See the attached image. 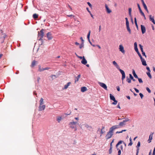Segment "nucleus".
Wrapping results in <instances>:
<instances>
[{
	"mask_svg": "<svg viewBox=\"0 0 155 155\" xmlns=\"http://www.w3.org/2000/svg\"><path fill=\"white\" fill-rule=\"evenodd\" d=\"M112 63L116 67V68L119 70L120 73L122 75L121 79L122 81V83L123 84V80L125 78V74L124 72V71L120 68L119 66L115 61H113Z\"/></svg>",
	"mask_w": 155,
	"mask_h": 155,
	"instance_id": "nucleus-1",
	"label": "nucleus"
},
{
	"mask_svg": "<svg viewBox=\"0 0 155 155\" xmlns=\"http://www.w3.org/2000/svg\"><path fill=\"white\" fill-rule=\"evenodd\" d=\"M44 99L41 98L39 101V111L44 110L45 108V105L44 104Z\"/></svg>",
	"mask_w": 155,
	"mask_h": 155,
	"instance_id": "nucleus-2",
	"label": "nucleus"
},
{
	"mask_svg": "<svg viewBox=\"0 0 155 155\" xmlns=\"http://www.w3.org/2000/svg\"><path fill=\"white\" fill-rule=\"evenodd\" d=\"M77 124V122L72 121L69 123V125L70 127L72 129H74L75 131L77 130L76 127V125Z\"/></svg>",
	"mask_w": 155,
	"mask_h": 155,
	"instance_id": "nucleus-3",
	"label": "nucleus"
},
{
	"mask_svg": "<svg viewBox=\"0 0 155 155\" xmlns=\"http://www.w3.org/2000/svg\"><path fill=\"white\" fill-rule=\"evenodd\" d=\"M113 131L110 128L109 131L107 132L105 136L106 139H108L111 137L113 135Z\"/></svg>",
	"mask_w": 155,
	"mask_h": 155,
	"instance_id": "nucleus-4",
	"label": "nucleus"
},
{
	"mask_svg": "<svg viewBox=\"0 0 155 155\" xmlns=\"http://www.w3.org/2000/svg\"><path fill=\"white\" fill-rule=\"evenodd\" d=\"M45 31L44 29H42L41 30L40 32H39V36L41 37V38H39V41H40L41 42V44H39V45H42L43 44V41H42V39L41 38H43L44 36V31ZM40 42H39V43Z\"/></svg>",
	"mask_w": 155,
	"mask_h": 155,
	"instance_id": "nucleus-5",
	"label": "nucleus"
},
{
	"mask_svg": "<svg viewBox=\"0 0 155 155\" xmlns=\"http://www.w3.org/2000/svg\"><path fill=\"white\" fill-rule=\"evenodd\" d=\"M98 83L101 87H102L105 90H107V86L105 84L101 82H98Z\"/></svg>",
	"mask_w": 155,
	"mask_h": 155,
	"instance_id": "nucleus-6",
	"label": "nucleus"
},
{
	"mask_svg": "<svg viewBox=\"0 0 155 155\" xmlns=\"http://www.w3.org/2000/svg\"><path fill=\"white\" fill-rule=\"evenodd\" d=\"M38 14H34L33 15V18H34V19L35 20V21H33V24H35V23H37V21H35V20H36V19H37L38 18Z\"/></svg>",
	"mask_w": 155,
	"mask_h": 155,
	"instance_id": "nucleus-7",
	"label": "nucleus"
},
{
	"mask_svg": "<svg viewBox=\"0 0 155 155\" xmlns=\"http://www.w3.org/2000/svg\"><path fill=\"white\" fill-rule=\"evenodd\" d=\"M47 37L48 40H51L53 37L52 35L50 32H48L47 33Z\"/></svg>",
	"mask_w": 155,
	"mask_h": 155,
	"instance_id": "nucleus-8",
	"label": "nucleus"
},
{
	"mask_svg": "<svg viewBox=\"0 0 155 155\" xmlns=\"http://www.w3.org/2000/svg\"><path fill=\"white\" fill-rule=\"evenodd\" d=\"M105 8H106V11L107 13H110L111 12V10L109 9L107 5L106 4L105 5Z\"/></svg>",
	"mask_w": 155,
	"mask_h": 155,
	"instance_id": "nucleus-9",
	"label": "nucleus"
},
{
	"mask_svg": "<svg viewBox=\"0 0 155 155\" xmlns=\"http://www.w3.org/2000/svg\"><path fill=\"white\" fill-rule=\"evenodd\" d=\"M122 143L124 144V145L125 147L126 146V144L124 143V141H123L122 140H120L118 142V143L116 145V148H117V147H118V146L120 144H121Z\"/></svg>",
	"mask_w": 155,
	"mask_h": 155,
	"instance_id": "nucleus-10",
	"label": "nucleus"
},
{
	"mask_svg": "<svg viewBox=\"0 0 155 155\" xmlns=\"http://www.w3.org/2000/svg\"><path fill=\"white\" fill-rule=\"evenodd\" d=\"M141 28L142 34H144L146 32V28L145 26L142 25H141Z\"/></svg>",
	"mask_w": 155,
	"mask_h": 155,
	"instance_id": "nucleus-11",
	"label": "nucleus"
},
{
	"mask_svg": "<svg viewBox=\"0 0 155 155\" xmlns=\"http://www.w3.org/2000/svg\"><path fill=\"white\" fill-rule=\"evenodd\" d=\"M119 127V125H114L112 127H110V129L112 130L113 131L114 130L116 129H117Z\"/></svg>",
	"mask_w": 155,
	"mask_h": 155,
	"instance_id": "nucleus-12",
	"label": "nucleus"
},
{
	"mask_svg": "<svg viewBox=\"0 0 155 155\" xmlns=\"http://www.w3.org/2000/svg\"><path fill=\"white\" fill-rule=\"evenodd\" d=\"M149 20L150 21H151L154 24H155V21H154V17L153 16V17H152V15H149Z\"/></svg>",
	"mask_w": 155,
	"mask_h": 155,
	"instance_id": "nucleus-13",
	"label": "nucleus"
},
{
	"mask_svg": "<svg viewBox=\"0 0 155 155\" xmlns=\"http://www.w3.org/2000/svg\"><path fill=\"white\" fill-rule=\"evenodd\" d=\"M83 58L82 60L81 61V63L85 65L87 62V61L86 59H85V57L84 56H83Z\"/></svg>",
	"mask_w": 155,
	"mask_h": 155,
	"instance_id": "nucleus-14",
	"label": "nucleus"
},
{
	"mask_svg": "<svg viewBox=\"0 0 155 155\" xmlns=\"http://www.w3.org/2000/svg\"><path fill=\"white\" fill-rule=\"evenodd\" d=\"M140 59H141V60L142 63V64L144 66H146L147 65V64L146 61L145 60H144V59L142 57L140 58Z\"/></svg>",
	"mask_w": 155,
	"mask_h": 155,
	"instance_id": "nucleus-15",
	"label": "nucleus"
},
{
	"mask_svg": "<svg viewBox=\"0 0 155 155\" xmlns=\"http://www.w3.org/2000/svg\"><path fill=\"white\" fill-rule=\"evenodd\" d=\"M38 63V61H33L31 63V67L32 68L34 67L35 65H36V64Z\"/></svg>",
	"mask_w": 155,
	"mask_h": 155,
	"instance_id": "nucleus-16",
	"label": "nucleus"
},
{
	"mask_svg": "<svg viewBox=\"0 0 155 155\" xmlns=\"http://www.w3.org/2000/svg\"><path fill=\"white\" fill-rule=\"evenodd\" d=\"M80 39L82 43L80 45L79 48H82L83 47V43L84 40L82 38V37L80 38Z\"/></svg>",
	"mask_w": 155,
	"mask_h": 155,
	"instance_id": "nucleus-17",
	"label": "nucleus"
},
{
	"mask_svg": "<svg viewBox=\"0 0 155 155\" xmlns=\"http://www.w3.org/2000/svg\"><path fill=\"white\" fill-rule=\"evenodd\" d=\"M85 127H86L88 130H90L92 129V127L87 124H84V125Z\"/></svg>",
	"mask_w": 155,
	"mask_h": 155,
	"instance_id": "nucleus-18",
	"label": "nucleus"
},
{
	"mask_svg": "<svg viewBox=\"0 0 155 155\" xmlns=\"http://www.w3.org/2000/svg\"><path fill=\"white\" fill-rule=\"evenodd\" d=\"M127 29L129 32V34H130L131 33V30L129 27V24H126Z\"/></svg>",
	"mask_w": 155,
	"mask_h": 155,
	"instance_id": "nucleus-19",
	"label": "nucleus"
},
{
	"mask_svg": "<svg viewBox=\"0 0 155 155\" xmlns=\"http://www.w3.org/2000/svg\"><path fill=\"white\" fill-rule=\"evenodd\" d=\"M87 88L85 87H83L81 88V91L82 92H84L87 90Z\"/></svg>",
	"mask_w": 155,
	"mask_h": 155,
	"instance_id": "nucleus-20",
	"label": "nucleus"
},
{
	"mask_svg": "<svg viewBox=\"0 0 155 155\" xmlns=\"http://www.w3.org/2000/svg\"><path fill=\"white\" fill-rule=\"evenodd\" d=\"M80 77L81 75L80 74L78 75L77 77H75V83L78 81L79 79L80 78Z\"/></svg>",
	"mask_w": 155,
	"mask_h": 155,
	"instance_id": "nucleus-21",
	"label": "nucleus"
},
{
	"mask_svg": "<svg viewBox=\"0 0 155 155\" xmlns=\"http://www.w3.org/2000/svg\"><path fill=\"white\" fill-rule=\"evenodd\" d=\"M71 84V83L70 82H69L68 83L66 84H65L64 86V89H67L68 88V87Z\"/></svg>",
	"mask_w": 155,
	"mask_h": 155,
	"instance_id": "nucleus-22",
	"label": "nucleus"
},
{
	"mask_svg": "<svg viewBox=\"0 0 155 155\" xmlns=\"http://www.w3.org/2000/svg\"><path fill=\"white\" fill-rule=\"evenodd\" d=\"M140 141H139L137 145V153L136 155H137V153L138 152V150H139V147H140Z\"/></svg>",
	"mask_w": 155,
	"mask_h": 155,
	"instance_id": "nucleus-23",
	"label": "nucleus"
},
{
	"mask_svg": "<svg viewBox=\"0 0 155 155\" xmlns=\"http://www.w3.org/2000/svg\"><path fill=\"white\" fill-rule=\"evenodd\" d=\"M51 68H48V67H47V68H39V71H44V70H48L49 69H50Z\"/></svg>",
	"mask_w": 155,
	"mask_h": 155,
	"instance_id": "nucleus-24",
	"label": "nucleus"
},
{
	"mask_svg": "<svg viewBox=\"0 0 155 155\" xmlns=\"http://www.w3.org/2000/svg\"><path fill=\"white\" fill-rule=\"evenodd\" d=\"M132 73H133L134 76L135 78H138V77L137 76L135 72V71L134 69H133L132 70Z\"/></svg>",
	"mask_w": 155,
	"mask_h": 155,
	"instance_id": "nucleus-25",
	"label": "nucleus"
},
{
	"mask_svg": "<svg viewBox=\"0 0 155 155\" xmlns=\"http://www.w3.org/2000/svg\"><path fill=\"white\" fill-rule=\"evenodd\" d=\"M125 123L123 120V122H121L119 123V126L120 127H123L124 125H125Z\"/></svg>",
	"mask_w": 155,
	"mask_h": 155,
	"instance_id": "nucleus-26",
	"label": "nucleus"
},
{
	"mask_svg": "<svg viewBox=\"0 0 155 155\" xmlns=\"http://www.w3.org/2000/svg\"><path fill=\"white\" fill-rule=\"evenodd\" d=\"M138 55L140 57V58H142V56L139 53L138 51V49H135Z\"/></svg>",
	"mask_w": 155,
	"mask_h": 155,
	"instance_id": "nucleus-27",
	"label": "nucleus"
},
{
	"mask_svg": "<svg viewBox=\"0 0 155 155\" xmlns=\"http://www.w3.org/2000/svg\"><path fill=\"white\" fill-rule=\"evenodd\" d=\"M110 97L111 100L114 101V100H115L114 97L111 94H110Z\"/></svg>",
	"mask_w": 155,
	"mask_h": 155,
	"instance_id": "nucleus-28",
	"label": "nucleus"
},
{
	"mask_svg": "<svg viewBox=\"0 0 155 155\" xmlns=\"http://www.w3.org/2000/svg\"><path fill=\"white\" fill-rule=\"evenodd\" d=\"M91 33V31L90 30H89L88 32V33L87 34V39L88 40L90 41V34Z\"/></svg>",
	"mask_w": 155,
	"mask_h": 155,
	"instance_id": "nucleus-29",
	"label": "nucleus"
},
{
	"mask_svg": "<svg viewBox=\"0 0 155 155\" xmlns=\"http://www.w3.org/2000/svg\"><path fill=\"white\" fill-rule=\"evenodd\" d=\"M62 119L61 117L58 116L57 117V120L58 123H59Z\"/></svg>",
	"mask_w": 155,
	"mask_h": 155,
	"instance_id": "nucleus-30",
	"label": "nucleus"
},
{
	"mask_svg": "<svg viewBox=\"0 0 155 155\" xmlns=\"http://www.w3.org/2000/svg\"><path fill=\"white\" fill-rule=\"evenodd\" d=\"M152 139V135H151L150 134L149 136V139L148 140V142L149 143H150L151 142V140Z\"/></svg>",
	"mask_w": 155,
	"mask_h": 155,
	"instance_id": "nucleus-31",
	"label": "nucleus"
},
{
	"mask_svg": "<svg viewBox=\"0 0 155 155\" xmlns=\"http://www.w3.org/2000/svg\"><path fill=\"white\" fill-rule=\"evenodd\" d=\"M143 7H144V8L145 9V10L147 12H148V9H147V6L144 3V4H143Z\"/></svg>",
	"mask_w": 155,
	"mask_h": 155,
	"instance_id": "nucleus-32",
	"label": "nucleus"
},
{
	"mask_svg": "<svg viewBox=\"0 0 155 155\" xmlns=\"http://www.w3.org/2000/svg\"><path fill=\"white\" fill-rule=\"evenodd\" d=\"M129 77L133 81H136V80L134 79L133 77L131 74H129Z\"/></svg>",
	"mask_w": 155,
	"mask_h": 155,
	"instance_id": "nucleus-33",
	"label": "nucleus"
},
{
	"mask_svg": "<svg viewBox=\"0 0 155 155\" xmlns=\"http://www.w3.org/2000/svg\"><path fill=\"white\" fill-rule=\"evenodd\" d=\"M104 126H102V129H101V135L102 134H103L104 133V132H103V130L104 129Z\"/></svg>",
	"mask_w": 155,
	"mask_h": 155,
	"instance_id": "nucleus-34",
	"label": "nucleus"
},
{
	"mask_svg": "<svg viewBox=\"0 0 155 155\" xmlns=\"http://www.w3.org/2000/svg\"><path fill=\"white\" fill-rule=\"evenodd\" d=\"M150 72H148L147 73V74L150 78H151L152 76L150 73Z\"/></svg>",
	"mask_w": 155,
	"mask_h": 155,
	"instance_id": "nucleus-35",
	"label": "nucleus"
},
{
	"mask_svg": "<svg viewBox=\"0 0 155 155\" xmlns=\"http://www.w3.org/2000/svg\"><path fill=\"white\" fill-rule=\"evenodd\" d=\"M117 150H118V155H120L121 153L120 150L119 149L118 147H117Z\"/></svg>",
	"mask_w": 155,
	"mask_h": 155,
	"instance_id": "nucleus-36",
	"label": "nucleus"
},
{
	"mask_svg": "<svg viewBox=\"0 0 155 155\" xmlns=\"http://www.w3.org/2000/svg\"><path fill=\"white\" fill-rule=\"evenodd\" d=\"M129 10V14L130 16V17L131 16V8H129L128 9Z\"/></svg>",
	"mask_w": 155,
	"mask_h": 155,
	"instance_id": "nucleus-37",
	"label": "nucleus"
},
{
	"mask_svg": "<svg viewBox=\"0 0 155 155\" xmlns=\"http://www.w3.org/2000/svg\"><path fill=\"white\" fill-rule=\"evenodd\" d=\"M127 81L129 83L131 82V80L129 79L128 77H127Z\"/></svg>",
	"mask_w": 155,
	"mask_h": 155,
	"instance_id": "nucleus-38",
	"label": "nucleus"
},
{
	"mask_svg": "<svg viewBox=\"0 0 155 155\" xmlns=\"http://www.w3.org/2000/svg\"><path fill=\"white\" fill-rule=\"evenodd\" d=\"M134 23L135 24V25L137 27V28H138V25L137 23V21L136 20V18H134Z\"/></svg>",
	"mask_w": 155,
	"mask_h": 155,
	"instance_id": "nucleus-39",
	"label": "nucleus"
},
{
	"mask_svg": "<svg viewBox=\"0 0 155 155\" xmlns=\"http://www.w3.org/2000/svg\"><path fill=\"white\" fill-rule=\"evenodd\" d=\"M127 130H122V131H117L116 132V134H119V133H122L124 131H125Z\"/></svg>",
	"mask_w": 155,
	"mask_h": 155,
	"instance_id": "nucleus-40",
	"label": "nucleus"
},
{
	"mask_svg": "<svg viewBox=\"0 0 155 155\" xmlns=\"http://www.w3.org/2000/svg\"><path fill=\"white\" fill-rule=\"evenodd\" d=\"M113 101L114 102L112 103V104L113 105H116L117 104V101L116 100H115Z\"/></svg>",
	"mask_w": 155,
	"mask_h": 155,
	"instance_id": "nucleus-41",
	"label": "nucleus"
},
{
	"mask_svg": "<svg viewBox=\"0 0 155 155\" xmlns=\"http://www.w3.org/2000/svg\"><path fill=\"white\" fill-rule=\"evenodd\" d=\"M143 49H141V51L142 52V54H143V56H145L146 57V56L145 55V52L143 51Z\"/></svg>",
	"mask_w": 155,
	"mask_h": 155,
	"instance_id": "nucleus-42",
	"label": "nucleus"
},
{
	"mask_svg": "<svg viewBox=\"0 0 155 155\" xmlns=\"http://www.w3.org/2000/svg\"><path fill=\"white\" fill-rule=\"evenodd\" d=\"M120 51H121L123 54H125V51L124 49H120Z\"/></svg>",
	"mask_w": 155,
	"mask_h": 155,
	"instance_id": "nucleus-43",
	"label": "nucleus"
},
{
	"mask_svg": "<svg viewBox=\"0 0 155 155\" xmlns=\"http://www.w3.org/2000/svg\"><path fill=\"white\" fill-rule=\"evenodd\" d=\"M134 48H137V44L136 42H135L134 43Z\"/></svg>",
	"mask_w": 155,
	"mask_h": 155,
	"instance_id": "nucleus-44",
	"label": "nucleus"
},
{
	"mask_svg": "<svg viewBox=\"0 0 155 155\" xmlns=\"http://www.w3.org/2000/svg\"><path fill=\"white\" fill-rule=\"evenodd\" d=\"M140 11V13L141 14V15L142 16H144V13H143V12H142V10H140V11Z\"/></svg>",
	"mask_w": 155,
	"mask_h": 155,
	"instance_id": "nucleus-45",
	"label": "nucleus"
},
{
	"mask_svg": "<svg viewBox=\"0 0 155 155\" xmlns=\"http://www.w3.org/2000/svg\"><path fill=\"white\" fill-rule=\"evenodd\" d=\"M125 19L126 20V24H129V21L128 20V18H125Z\"/></svg>",
	"mask_w": 155,
	"mask_h": 155,
	"instance_id": "nucleus-46",
	"label": "nucleus"
},
{
	"mask_svg": "<svg viewBox=\"0 0 155 155\" xmlns=\"http://www.w3.org/2000/svg\"><path fill=\"white\" fill-rule=\"evenodd\" d=\"M137 78L138 79V81L140 83H142L143 82L141 78Z\"/></svg>",
	"mask_w": 155,
	"mask_h": 155,
	"instance_id": "nucleus-47",
	"label": "nucleus"
},
{
	"mask_svg": "<svg viewBox=\"0 0 155 155\" xmlns=\"http://www.w3.org/2000/svg\"><path fill=\"white\" fill-rule=\"evenodd\" d=\"M146 89L147 90V91L149 93H151V91L148 87H147Z\"/></svg>",
	"mask_w": 155,
	"mask_h": 155,
	"instance_id": "nucleus-48",
	"label": "nucleus"
},
{
	"mask_svg": "<svg viewBox=\"0 0 155 155\" xmlns=\"http://www.w3.org/2000/svg\"><path fill=\"white\" fill-rule=\"evenodd\" d=\"M112 148L110 147L109 150V153L110 154H111L112 152Z\"/></svg>",
	"mask_w": 155,
	"mask_h": 155,
	"instance_id": "nucleus-49",
	"label": "nucleus"
},
{
	"mask_svg": "<svg viewBox=\"0 0 155 155\" xmlns=\"http://www.w3.org/2000/svg\"><path fill=\"white\" fill-rule=\"evenodd\" d=\"M139 95L140 97L141 98V99H142L143 97V94L141 93H140L139 94Z\"/></svg>",
	"mask_w": 155,
	"mask_h": 155,
	"instance_id": "nucleus-50",
	"label": "nucleus"
},
{
	"mask_svg": "<svg viewBox=\"0 0 155 155\" xmlns=\"http://www.w3.org/2000/svg\"><path fill=\"white\" fill-rule=\"evenodd\" d=\"M137 6H138V9H139V10L140 11V10H141V8L140 7V5L139 4H137Z\"/></svg>",
	"mask_w": 155,
	"mask_h": 155,
	"instance_id": "nucleus-51",
	"label": "nucleus"
},
{
	"mask_svg": "<svg viewBox=\"0 0 155 155\" xmlns=\"http://www.w3.org/2000/svg\"><path fill=\"white\" fill-rule=\"evenodd\" d=\"M134 89L135 90V91H136V92H137V93H139V91L137 89V88H134Z\"/></svg>",
	"mask_w": 155,
	"mask_h": 155,
	"instance_id": "nucleus-52",
	"label": "nucleus"
},
{
	"mask_svg": "<svg viewBox=\"0 0 155 155\" xmlns=\"http://www.w3.org/2000/svg\"><path fill=\"white\" fill-rule=\"evenodd\" d=\"M87 4L90 7H92V5L89 2H87Z\"/></svg>",
	"mask_w": 155,
	"mask_h": 155,
	"instance_id": "nucleus-53",
	"label": "nucleus"
},
{
	"mask_svg": "<svg viewBox=\"0 0 155 155\" xmlns=\"http://www.w3.org/2000/svg\"><path fill=\"white\" fill-rule=\"evenodd\" d=\"M77 57L78 58H80L81 59H83V57L77 55Z\"/></svg>",
	"mask_w": 155,
	"mask_h": 155,
	"instance_id": "nucleus-54",
	"label": "nucleus"
},
{
	"mask_svg": "<svg viewBox=\"0 0 155 155\" xmlns=\"http://www.w3.org/2000/svg\"><path fill=\"white\" fill-rule=\"evenodd\" d=\"M129 120H130L129 119H128V118H127L125 120H124V121L125 123L126 122L128 121Z\"/></svg>",
	"mask_w": 155,
	"mask_h": 155,
	"instance_id": "nucleus-55",
	"label": "nucleus"
},
{
	"mask_svg": "<svg viewBox=\"0 0 155 155\" xmlns=\"http://www.w3.org/2000/svg\"><path fill=\"white\" fill-rule=\"evenodd\" d=\"M119 48H124V47L122 45H120L119 46Z\"/></svg>",
	"mask_w": 155,
	"mask_h": 155,
	"instance_id": "nucleus-56",
	"label": "nucleus"
},
{
	"mask_svg": "<svg viewBox=\"0 0 155 155\" xmlns=\"http://www.w3.org/2000/svg\"><path fill=\"white\" fill-rule=\"evenodd\" d=\"M146 68H147V70H148V72L150 71V70L149 67H147Z\"/></svg>",
	"mask_w": 155,
	"mask_h": 155,
	"instance_id": "nucleus-57",
	"label": "nucleus"
},
{
	"mask_svg": "<svg viewBox=\"0 0 155 155\" xmlns=\"http://www.w3.org/2000/svg\"><path fill=\"white\" fill-rule=\"evenodd\" d=\"M133 144L132 142H130V143L128 144V146H131Z\"/></svg>",
	"mask_w": 155,
	"mask_h": 155,
	"instance_id": "nucleus-58",
	"label": "nucleus"
},
{
	"mask_svg": "<svg viewBox=\"0 0 155 155\" xmlns=\"http://www.w3.org/2000/svg\"><path fill=\"white\" fill-rule=\"evenodd\" d=\"M117 90L118 91H120V87L119 86H117Z\"/></svg>",
	"mask_w": 155,
	"mask_h": 155,
	"instance_id": "nucleus-59",
	"label": "nucleus"
},
{
	"mask_svg": "<svg viewBox=\"0 0 155 155\" xmlns=\"http://www.w3.org/2000/svg\"><path fill=\"white\" fill-rule=\"evenodd\" d=\"M86 9H87V11L89 12V13H91V11H90L89 10V9L88 8H87Z\"/></svg>",
	"mask_w": 155,
	"mask_h": 155,
	"instance_id": "nucleus-60",
	"label": "nucleus"
},
{
	"mask_svg": "<svg viewBox=\"0 0 155 155\" xmlns=\"http://www.w3.org/2000/svg\"><path fill=\"white\" fill-rule=\"evenodd\" d=\"M75 44L77 45H79V47L80 46V45L77 42H76L75 43Z\"/></svg>",
	"mask_w": 155,
	"mask_h": 155,
	"instance_id": "nucleus-61",
	"label": "nucleus"
},
{
	"mask_svg": "<svg viewBox=\"0 0 155 155\" xmlns=\"http://www.w3.org/2000/svg\"><path fill=\"white\" fill-rule=\"evenodd\" d=\"M67 16L68 17H74V16L72 15H68Z\"/></svg>",
	"mask_w": 155,
	"mask_h": 155,
	"instance_id": "nucleus-62",
	"label": "nucleus"
},
{
	"mask_svg": "<svg viewBox=\"0 0 155 155\" xmlns=\"http://www.w3.org/2000/svg\"><path fill=\"white\" fill-rule=\"evenodd\" d=\"M139 46L140 47V48H143V46L140 44H139Z\"/></svg>",
	"mask_w": 155,
	"mask_h": 155,
	"instance_id": "nucleus-63",
	"label": "nucleus"
},
{
	"mask_svg": "<svg viewBox=\"0 0 155 155\" xmlns=\"http://www.w3.org/2000/svg\"><path fill=\"white\" fill-rule=\"evenodd\" d=\"M120 148L121 150H123V147L122 145L120 146Z\"/></svg>",
	"mask_w": 155,
	"mask_h": 155,
	"instance_id": "nucleus-64",
	"label": "nucleus"
}]
</instances>
